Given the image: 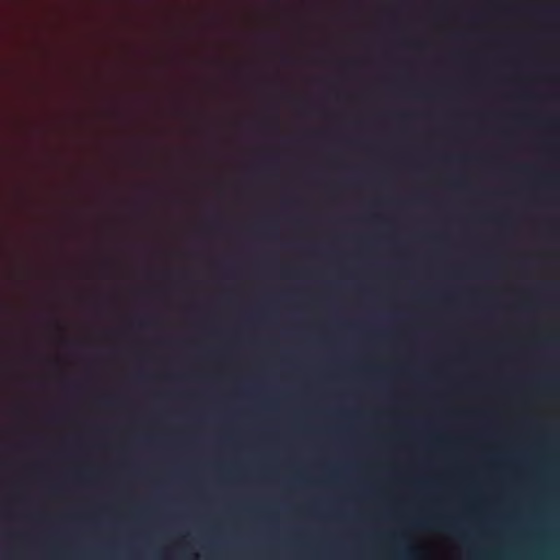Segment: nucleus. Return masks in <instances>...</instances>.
I'll list each match as a JSON object with an SVG mask.
<instances>
[{
    "mask_svg": "<svg viewBox=\"0 0 560 560\" xmlns=\"http://www.w3.org/2000/svg\"><path fill=\"white\" fill-rule=\"evenodd\" d=\"M417 525H419V526H429L430 525V526L438 527L440 529L447 530L453 534H458V529L454 524H452L451 522L443 521V520L423 518V520H420L419 522H417Z\"/></svg>",
    "mask_w": 560,
    "mask_h": 560,
    "instance_id": "nucleus-1",
    "label": "nucleus"
},
{
    "mask_svg": "<svg viewBox=\"0 0 560 560\" xmlns=\"http://www.w3.org/2000/svg\"><path fill=\"white\" fill-rule=\"evenodd\" d=\"M397 557L404 560H416L417 550L415 547L402 544L401 547L396 552Z\"/></svg>",
    "mask_w": 560,
    "mask_h": 560,
    "instance_id": "nucleus-2",
    "label": "nucleus"
}]
</instances>
